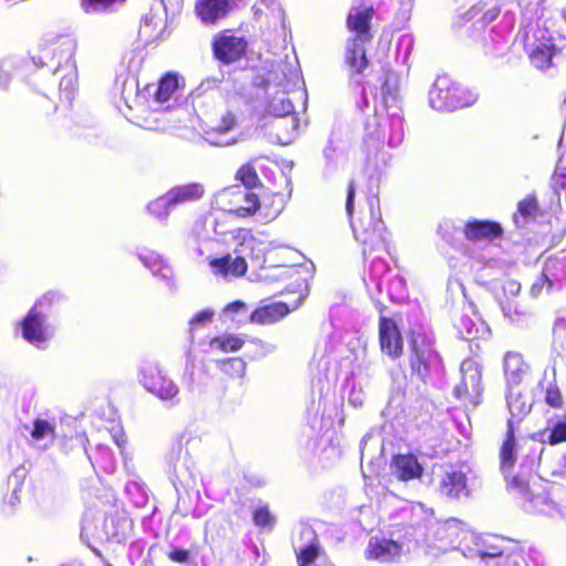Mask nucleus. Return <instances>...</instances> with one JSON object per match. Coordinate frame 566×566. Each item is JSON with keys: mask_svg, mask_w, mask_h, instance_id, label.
I'll return each instance as SVG.
<instances>
[{"mask_svg": "<svg viewBox=\"0 0 566 566\" xmlns=\"http://www.w3.org/2000/svg\"><path fill=\"white\" fill-rule=\"evenodd\" d=\"M556 52V45L553 43L552 39H548L546 42H541L531 48L527 55L534 67L544 71L552 66V61Z\"/></svg>", "mask_w": 566, "mask_h": 566, "instance_id": "obj_23", "label": "nucleus"}, {"mask_svg": "<svg viewBox=\"0 0 566 566\" xmlns=\"http://www.w3.org/2000/svg\"><path fill=\"white\" fill-rule=\"evenodd\" d=\"M244 308H245V304L243 302L234 301V302L229 303L224 307V312H239V311H242Z\"/></svg>", "mask_w": 566, "mask_h": 566, "instance_id": "obj_46", "label": "nucleus"}, {"mask_svg": "<svg viewBox=\"0 0 566 566\" xmlns=\"http://www.w3.org/2000/svg\"><path fill=\"white\" fill-rule=\"evenodd\" d=\"M209 266L216 274H220L222 276H243L248 270V264L244 258L237 256L233 259L229 253L220 258L210 259Z\"/></svg>", "mask_w": 566, "mask_h": 566, "instance_id": "obj_19", "label": "nucleus"}, {"mask_svg": "<svg viewBox=\"0 0 566 566\" xmlns=\"http://www.w3.org/2000/svg\"><path fill=\"white\" fill-rule=\"evenodd\" d=\"M566 441V422L556 423L548 436V443L554 446Z\"/></svg>", "mask_w": 566, "mask_h": 566, "instance_id": "obj_39", "label": "nucleus"}, {"mask_svg": "<svg viewBox=\"0 0 566 566\" xmlns=\"http://www.w3.org/2000/svg\"><path fill=\"white\" fill-rule=\"evenodd\" d=\"M230 10L228 0H196L195 12L205 24H213L227 17Z\"/></svg>", "mask_w": 566, "mask_h": 566, "instance_id": "obj_18", "label": "nucleus"}, {"mask_svg": "<svg viewBox=\"0 0 566 566\" xmlns=\"http://www.w3.org/2000/svg\"><path fill=\"white\" fill-rule=\"evenodd\" d=\"M452 394L457 400L462 401L465 406L472 408L479 406L482 401V390L480 389L479 384L472 385V390H470L468 382L465 380H461L454 386Z\"/></svg>", "mask_w": 566, "mask_h": 566, "instance_id": "obj_25", "label": "nucleus"}, {"mask_svg": "<svg viewBox=\"0 0 566 566\" xmlns=\"http://www.w3.org/2000/svg\"><path fill=\"white\" fill-rule=\"evenodd\" d=\"M507 492L514 494L521 500L535 504H547L549 502L546 492V483L538 479H526L522 475L505 476Z\"/></svg>", "mask_w": 566, "mask_h": 566, "instance_id": "obj_10", "label": "nucleus"}, {"mask_svg": "<svg viewBox=\"0 0 566 566\" xmlns=\"http://www.w3.org/2000/svg\"><path fill=\"white\" fill-rule=\"evenodd\" d=\"M355 184L350 181L347 187V198H346V212L348 216H352L354 209V197H355Z\"/></svg>", "mask_w": 566, "mask_h": 566, "instance_id": "obj_44", "label": "nucleus"}, {"mask_svg": "<svg viewBox=\"0 0 566 566\" xmlns=\"http://www.w3.org/2000/svg\"><path fill=\"white\" fill-rule=\"evenodd\" d=\"M378 342L380 352L391 359L403 355V336L394 317L380 315L378 319Z\"/></svg>", "mask_w": 566, "mask_h": 566, "instance_id": "obj_11", "label": "nucleus"}, {"mask_svg": "<svg viewBox=\"0 0 566 566\" xmlns=\"http://www.w3.org/2000/svg\"><path fill=\"white\" fill-rule=\"evenodd\" d=\"M411 375L427 382L432 367L441 364V357L434 347V342L423 332H408Z\"/></svg>", "mask_w": 566, "mask_h": 566, "instance_id": "obj_4", "label": "nucleus"}, {"mask_svg": "<svg viewBox=\"0 0 566 566\" xmlns=\"http://www.w3.org/2000/svg\"><path fill=\"white\" fill-rule=\"evenodd\" d=\"M468 14H470L471 19H475L476 18V6L472 7L469 11H468Z\"/></svg>", "mask_w": 566, "mask_h": 566, "instance_id": "obj_48", "label": "nucleus"}, {"mask_svg": "<svg viewBox=\"0 0 566 566\" xmlns=\"http://www.w3.org/2000/svg\"><path fill=\"white\" fill-rule=\"evenodd\" d=\"M60 301V296L55 293H46L39 298L33 307L28 312L21 323L23 338L33 345H40L48 340L46 327L44 325V316L38 311V307L51 305L54 302Z\"/></svg>", "mask_w": 566, "mask_h": 566, "instance_id": "obj_8", "label": "nucleus"}, {"mask_svg": "<svg viewBox=\"0 0 566 566\" xmlns=\"http://www.w3.org/2000/svg\"><path fill=\"white\" fill-rule=\"evenodd\" d=\"M375 15L376 9L373 4L354 7L346 15L345 27L350 36L346 42L344 62L354 75L363 74L369 66L366 45L374 39Z\"/></svg>", "mask_w": 566, "mask_h": 566, "instance_id": "obj_1", "label": "nucleus"}, {"mask_svg": "<svg viewBox=\"0 0 566 566\" xmlns=\"http://www.w3.org/2000/svg\"><path fill=\"white\" fill-rule=\"evenodd\" d=\"M178 88V76L174 73H166L157 83L153 98L156 103L168 102Z\"/></svg>", "mask_w": 566, "mask_h": 566, "instance_id": "obj_26", "label": "nucleus"}, {"mask_svg": "<svg viewBox=\"0 0 566 566\" xmlns=\"http://www.w3.org/2000/svg\"><path fill=\"white\" fill-rule=\"evenodd\" d=\"M394 475L399 481H410L420 479L423 474V468L417 457L412 453L396 454L390 463Z\"/></svg>", "mask_w": 566, "mask_h": 566, "instance_id": "obj_17", "label": "nucleus"}, {"mask_svg": "<svg viewBox=\"0 0 566 566\" xmlns=\"http://www.w3.org/2000/svg\"><path fill=\"white\" fill-rule=\"evenodd\" d=\"M252 521L258 527L272 528L275 523V517L266 505H262L253 510Z\"/></svg>", "mask_w": 566, "mask_h": 566, "instance_id": "obj_36", "label": "nucleus"}, {"mask_svg": "<svg viewBox=\"0 0 566 566\" xmlns=\"http://www.w3.org/2000/svg\"><path fill=\"white\" fill-rule=\"evenodd\" d=\"M545 402L554 409H562L564 406L563 396L557 384L552 382L545 390Z\"/></svg>", "mask_w": 566, "mask_h": 566, "instance_id": "obj_37", "label": "nucleus"}, {"mask_svg": "<svg viewBox=\"0 0 566 566\" xmlns=\"http://www.w3.org/2000/svg\"><path fill=\"white\" fill-rule=\"evenodd\" d=\"M350 224L355 239L363 245V253L374 251L385 243L387 229L381 219L378 200L376 203L370 201L368 212H360Z\"/></svg>", "mask_w": 566, "mask_h": 566, "instance_id": "obj_5", "label": "nucleus"}, {"mask_svg": "<svg viewBox=\"0 0 566 566\" xmlns=\"http://www.w3.org/2000/svg\"><path fill=\"white\" fill-rule=\"evenodd\" d=\"M30 434H31L32 439H34L35 441H40L48 437L54 438L55 437V426H54V423H52L45 419L36 418L33 421V426L30 431Z\"/></svg>", "mask_w": 566, "mask_h": 566, "instance_id": "obj_35", "label": "nucleus"}, {"mask_svg": "<svg viewBox=\"0 0 566 566\" xmlns=\"http://www.w3.org/2000/svg\"><path fill=\"white\" fill-rule=\"evenodd\" d=\"M140 381L146 390L163 400L177 397L179 390L157 366H148L142 370Z\"/></svg>", "mask_w": 566, "mask_h": 566, "instance_id": "obj_13", "label": "nucleus"}, {"mask_svg": "<svg viewBox=\"0 0 566 566\" xmlns=\"http://www.w3.org/2000/svg\"><path fill=\"white\" fill-rule=\"evenodd\" d=\"M502 289L504 293L516 296L521 291V284L516 280L509 279L503 283Z\"/></svg>", "mask_w": 566, "mask_h": 566, "instance_id": "obj_43", "label": "nucleus"}, {"mask_svg": "<svg viewBox=\"0 0 566 566\" xmlns=\"http://www.w3.org/2000/svg\"><path fill=\"white\" fill-rule=\"evenodd\" d=\"M75 43L70 39H60L43 45L36 55L32 56L35 65L52 66L55 72L64 69L65 75L60 80V90L71 93L77 83V69L74 60Z\"/></svg>", "mask_w": 566, "mask_h": 566, "instance_id": "obj_2", "label": "nucleus"}, {"mask_svg": "<svg viewBox=\"0 0 566 566\" xmlns=\"http://www.w3.org/2000/svg\"><path fill=\"white\" fill-rule=\"evenodd\" d=\"M213 230H214L216 234H218V235L222 234V231L218 229V222L214 223V229Z\"/></svg>", "mask_w": 566, "mask_h": 566, "instance_id": "obj_49", "label": "nucleus"}, {"mask_svg": "<svg viewBox=\"0 0 566 566\" xmlns=\"http://www.w3.org/2000/svg\"><path fill=\"white\" fill-rule=\"evenodd\" d=\"M429 102L432 108L439 112H451L472 105L475 96L449 76L442 75L434 81L429 92Z\"/></svg>", "mask_w": 566, "mask_h": 566, "instance_id": "obj_6", "label": "nucleus"}, {"mask_svg": "<svg viewBox=\"0 0 566 566\" xmlns=\"http://www.w3.org/2000/svg\"><path fill=\"white\" fill-rule=\"evenodd\" d=\"M458 328L460 333L465 334L467 337H471L474 334V324L465 317L459 321Z\"/></svg>", "mask_w": 566, "mask_h": 566, "instance_id": "obj_45", "label": "nucleus"}, {"mask_svg": "<svg viewBox=\"0 0 566 566\" xmlns=\"http://www.w3.org/2000/svg\"><path fill=\"white\" fill-rule=\"evenodd\" d=\"M232 239L238 245H244L254 241L251 229L238 228L232 232Z\"/></svg>", "mask_w": 566, "mask_h": 566, "instance_id": "obj_40", "label": "nucleus"}, {"mask_svg": "<svg viewBox=\"0 0 566 566\" xmlns=\"http://www.w3.org/2000/svg\"><path fill=\"white\" fill-rule=\"evenodd\" d=\"M381 91H382V95L384 97H386L387 95H389L390 93V90L387 87V81L384 82L382 86H381Z\"/></svg>", "mask_w": 566, "mask_h": 566, "instance_id": "obj_47", "label": "nucleus"}, {"mask_svg": "<svg viewBox=\"0 0 566 566\" xmlns=\"http://www.w3.org/2000/svg\"><path fill=\"white\" fill-rule=\"evenodd\" d=\"M505 399L510 418L506 421L504 439L499 450L500 470L503 473L511 471L516 463L517 440L515 429L531 411V405L527 403L525 395L518 388H505Z\"/></svg>", "mask_w": 566, "mask_h": 566, "instance_id": "obj_3", "label": "nucleus"}, {"mask_svg": "<svg viewBox=\"0 0 566 566\" xmlns=\"http://www.w3.org/2000/svg\"><path fill=\"white\" fill-rule=\"evenodd\" d=\"M211 50L213 57L224 65H230L245 57L248 41L238 36L231 30H222L212 38Z\"/></svg>", "mask_w": 566, "mask_h": 566, "instance_id": "obj_7", "label": "nucleus"}, {"mask_svg": "<svg viewBox=\"0 0 566 566\" xmlns=\"http://www.w3.org/2000/svg\"><path fill=\"white\" fill-rule=\"evenodd\" d=\"M538 212L539 205L537 198L534 193H531L517 202V209L513 214V220L518 226L520 219H522V221L535 219Z\"/></svg>", "mask_w": 566, "mask_h": 566, "instance_id": "obj_27", "label": "nucleus"}, {"mask_svg": "<svg viewBox=\"0 0 566 566\" xmlns=\"http://www.w3.org/2000/svg\"><path fill=\"white\" fill-rule=\"evenodd\" d=\"M353 1H354V2H359V3H360V2H363L364 0H353Z\"/></svg>", "mask_w": 566, "mask_h": 566, "instance_id": "obj_50", "label": "nucleus"}, {"mask_svg": "<svg viewBox=\"0 0 566 566\" xmlns=\"http://www.w3.org/2000/svg\"><path fill=\"white\" fill-rule=\"evenodd\" d=\"M167 557L178 564H186L190 559V552L185 548H174L168 552Z\"/></svg>", "mask_w": 566, "mask_h": 566, "instance_id": "obj_41", "label": "nucleus"}, {"mask_svg": "<svg viewBox=\"0 0 566 566\" xmlns=\"http://www.w3.org/2000/svg\"><path fill=\"white\" fill-rule=\"evenodd\" d=\"M307 296V289L304 286L297 292V298L289 305L285 302H274L256 307L249 317L252 324L271 325L287 316L293 310L297 308Z\"/></svg>", "mask_w": 566, "mask_h": 566, "instance_id": "obj_12", "label": "nucleus"}, {"mask_svg": "<svg viewBox=\"0 0 566 566\" xmlns=\"http://www.w3.org/2000/svg\"><path fill=\"white\" fill-rule=\"evenodd\" d=\"M125 0H81V6L85 12L90 11H105L112 6Z\"/></svg>", "mask_w": 566, "mask_h": 566, "instance_id": "obj_38", "label": "nucleus"}, {"mask_svg": "<svg viewBox=\"0 0 566 566\" xmlns=\"http://www.w3.org/2000/svg\"><path fill=\"white\" fill-rule=\"evenodd\" d=\"M247 364L240 357H230L221 361V371L230 379H242Z\"/></svg>", "mask_w": 566, "mask_h": 566, "instance_id": "obj_32", "label": "nucleus"}, {"mask_svg": "<svg viewBox=\"0 0 566 566\" xmlns=\"http://www.w3.org/2000/svg\"><path fill=\"white\" fill-rule=\"evenodd\" d=\"M265 113L273 117H285L294 113V106L289 99L273 98L266 105Z\"/></svg>", "mask_w": 566, "mask_h": 566, "instance_id": "obj_34", "label": "nucleus"}, {"mask_svg": "<svg viewBox=\"0 0 566 566\" xmlns=\"http://www.w3.org/2000/svg\"><path fill=\"white\" fill-rule=\"evenodd\" d=\"M235 179L240 181L247 190H253L262 185L260 177L251 163L242 165L237 170Z\"/></svg>", "mask_w": 566, "mask_h": 566, "instance_id": "obj_29", "label": "nucleus"}, {"mask_svg": "<svg viewBox=\"0 0 566 566\" xmlns=\"http://www.w3.org/2000/svg\"><path fill=\"white\" fill-rule=\"evenodd\" d=\"M402 546L399 542L388 538L371 537L368 541L364 555L368 560L391 563L401 555Z\"/></svg>", "mask_w": 566, "mask_h": 566, "instance_id": "obj_14", "label": "nucleus"}, {"mask_svg": "<svg viewBox=\"0 0 566 566\" xmlns=\"http://www.w3.org/2000/svg\"><path fill=\"white\" fill-rule=\"evenodd\" d=\"M169 195L166 192L165 195L154 199L147 206V211L149 214L156 219L165 220L168 218L170 213L171 207L174 203L169 200Z\"/></svg>", "mask_w": 566, "mask_h": 566, "instance_id": "obj_31", "label": "nucleus"}, {"mask_svg": "<svg viewBox=\"0 0 566 566\" xmlns=\"http://www.w3.org/2000/svg\"><path fill=\"white\" fill-rule=\"evenodd\" d=\"M559 262L556 259H548L537 279L534 281L530 289L532 296L537 297L543 290L551 292L554 289L555 282L559 281L558 276Z\"/></svg>", "mask_w": 566, "mask_h": 566, "instance_id": "obj_21", "label": "nucleus"}, {"mask_svg": "<svg viewBox=\"0 0 566 566\" xmlns=\"http://www.w3.org/2000/svg\"><path fill=\"white\" fill-rule=\"evenodd\" d=\"M235 115L231 111H228L220 117V122L217 125L210 127L205 133L207 135V138L211 139L214 135L226 134L232 130L235 127Z\"/></svg>", "mask_w": 566, "mask_h": 566, "instance_id": "obj_33", "label": "nucleus"}, {"mask_svg": "<svg viewBox=\"0 0 566 566\" xmlns=\"http://www.w3.org/2000/svg\"><path fill=\"white\" fill-rule=\"evenodd\" d=\"M244 345V340L232 334H223L214 336L209 340V346L212 349L220 350L222 353H232L240 350Z\"/></svg>", "mask_w": 566, "mask_h": 566, "instance_id": "obj_28", "label": "nucleus"}, {"mask_svg": "<svg viewBox=\"0 0 566 566\" xmlns=\"http://www.w3.org/2000/svg\"><path fill=\"white\" fill-rule=\"evenodd\" d=\"M503 371L505 388H518L530 374V366L522 354L507 352L504 356Z\"/></svg>", "mask_w": 566, "mask_h": 566, "instance_id": "obj_15", "label": "nucleus"}, {"mask_svg": "<svg viewBox=\"0 0 566 566\" xmlns=\"http://www.w3.org/2000/svg\"><path fill=\"white\" fill-rule=\"evenodd\" d=\"M295 554L297 566H334L326 559H319L324 549L317 538L301 547Z\"/></svg>", "mask_w": 566, "mask_h": 566, "instance_id": "obj_24", "label": "nucleus"}, {"mask_svg": "<svg viewBox=\"0 0 566 566\" xmlns=\"http://www.w3.org/2000/svg\"><path fill=\"white\" fill-rule=\"evenodd\" d=\"M468 478L465 473L459 470L446 472L439 483V492L449 499H459L461 494L467 492Z\"/></svg>", "mask_w": 566, "mask_h": 566, "instance_id": "obj_20", "label": "nucleus"}, {"mask_svg": "<svg viewBox=\"0 0 566 566\" xmlns=\"http://www.w3.org/2000/svg\"><path fill=\"white\" fill-rule=\"evenodd\" d=\"M167 193L174 206L199 201L206 193L205 186L200 182L179 185L170 188Z\"/></svg>", "mask_w": 566, "mask_h": 566, "instance_id": "obj_22", "label": "nucleus"}, {"mask_svg": "<svg viewBox=\"0 0 566 566\" xmlns=\"http://www.w3.org/2000/svg\"><path fill=\"white\" fill-rule=\"evenodd\" d=\"M476 555L481 559L493 558V557H504V566H520V560L523 559V556L518 552H509L497 549L496 547H490L488 549L478 551Z\"/></svg>", "mask_w": 566, "mask_h": 566, "instance_id": "obj_30", "label": "nucleus"}, {"mask_svg": "<svg viewBox=\"0 0 566 566\" xmlns=\"http://www.w3.org/2000/svg\"><path fill=\"white\" fill-rule=\"evenodd\" d=\"M220 198L229 208L224 211L239 219H248L256 214L261 208V201L252 190H242L239 187L224 189Z\"/></svg>", "mask_w": 566, "mask_h": 566, "instance_id": "obj_9", "label": "nucleus"}, {"mask_svg": "<svg viewBox=\"0 0 566 566\" xmlns=\"http://www.w3.org/2000/svg\"><path fill=\"white\" fill-rule=\"evenodd\" d=\"M213 315V311L202 310L193 315V317L190 319V325L193 327L205 325L212 321Z\"/></svg>", "mask_w": 566, "mask_h": 566, "instance_id": "obj_42", "label": "nucleus"}, {"mask_svg": "<svg viewBox=\"0 0 566 566\" xmlns=\"http://www.w3.org/2000/svg\"><path fill=\"white\" fill-rule=\"evenodd\" d=\"M463 233L468 241H493L501 239L504 234L502 226L492 220H471L463 227Z\"/></svg>", "mask_w": 566, "mask_h": 566, "instance_id": "obj_16", "label": "nucleus"}]
</instances>
